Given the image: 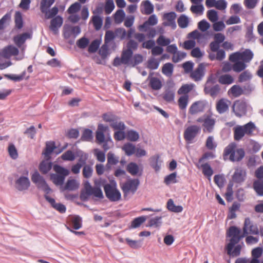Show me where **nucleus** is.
Masks as SVG:
<instances>
[{"label":"nucleus","mask_w":263,"mask_h":263,"mask_svg":"<svg viewBox=\"0 0 263 263\" xmlns=\"http://www.w3.org/2000/svg\"><path fill=\"white\" fill-rule=\"evenodd\" d=\"M92 21L95 29L100 30L103 24L102 18L98 15H95L92 17Z\"/></svg>","instance_id":"obj_53"},{"label":"nucleus","mask_w":263,"mask_h":263,"mask_svg":"<svg viewBox=\"0 0 263 263\" xmlns=\"http://www.w3.org/2000/svg\"><path fill=\"white\" fill-rule=\"evenodd\" d=\"M243 234L240 233V236L245 237L249 233L257 235L259 234V229L256 224H254L250 219L248 217L246 218L243 227Z\"/></svg>","instance_id":"obj_12"},{"label":"nucleus","mask_w":263,"mask_h":263,"mask_svg":"<svg viewBox=\"0 0 263 263\" xmlns=\"http://www.w3.org/2000/svg\"><path fill=\"white\" fill-rule=\"evenodd\" d=\"M55 0H41L40 3V10L43 13H46L47 10L54 3Z\"/></svg>","instance_id":"obj_40"},{"label":"nucleus","mask_w":263,"mask_h":263,"mask_svg":"<svg viewBox=\"0 0 263 263\" xmlns=\"http://www.w3.org/2000/svg\"><path fill=\"white\" fill-rule=\"evenodd\" d=\"M153 74L154 72H151L149 73L147 81L149 82V86L152 89L155 90H159L162 87V82L158 78L153 77Z\"/></svg>","instance_id":"obj_22"},{"label":"nucleus","mask_w":263,"mask_h":263,"mask_svg":"<svg viewBox=\"0 0 263 263\" xmlns=\"http://www.w3.org/2000/svg\"><path fill=\"white\" fill-rule=\"evenodd\" d=\"M205 66L203 64H199L197 68L191 73L190 76L195 81L201 80L204 75Z\"/></svg>","instance_id":"obj_23"},{"label":"nucleus","mask_w":263,"mask_h":263,"mask_svg":"<svg viewBox=\"0 0 263 263\" xmlns=\"http://www.w3.org/2000/svg\"><path fill=\"white\" fill-rule=\"evenodd\" d=\"M119 161V158L116 157L114 153L109 152L107 154V162L106 167L110 168L111 165H116Z\"/></svg>","instance_id":"obj_38"},{"label":"nucleus","mask_w":263,"mask_h":263,"mask_svg":"<svg viewBox=\"0 0 263 263\" xmlns=\"http://www.w3.org/2000/svg\"><path fill=\"white\" fill-rule=\"evenodd\" d=\"M245 156V150L238 148L235 142H232L227 146L223 151V157H229L231 162H240Z\"/></svg>","instance_id":"obj_3"},{"label":"nucleus","mask_w":263,"mask_h":263,"mask_svg":"<svg viewBox=\"0 0 263 263\" xmlns=\"http://www.w3.org/2000/svg\"><path fill=\"white\" fill-rule=\"evenodd\" d=\"M30 185V182L27 176H21L15 181V187L19 191L28 190Z\"/></svg>","instance_id":"obj_19"},{"label":"nucleus","mask_w":263,"mask_h":263,"mask_svg":"<svg viewBox=\"0 0 263 263\" xmlns=\"http://www.w3.org/2000/svg\"><path fill=\"white\" fill-rule=\"evenodd\" d=\"M52 166V162L49 160L42 161L39 165V170L43 174H46L51 169Z\"/></svg>","instance_id":"obj_31"},{"label":"nucleus","mask_w":263,"mask_h":263,"mask_svg":"<svg viewBox=\"0 0 263 263\" xmlns=\"http://www.w3.org/2000/svg\"><path fill=\"white\" fill-rule=\"evenodd\" d=\"M61 158L64 161H72L75 159L76 157L71 151L68 150L61 155Z\"/></svg>","instance_id":"obj_55"},{"label":"nucleus","mask_w":263,"mask_h":263,"mask_svg":"<svg viewBox=\"0 0 263 263\" xmlns=\"http://www.w3.org/2000/svg\"><path fill=\"white\" fill-rule=\"evenodd\" d=\"M206 103L204 101H198L193 103L190 106L189 112L191 115H196L204 111Z\"/></svg>","instance_id":"obj_18"},{"label":"nucleus","mask_w":263,"mask_h":263,"mask_svg":"<svg viewBox=\"0 0 263 263\" xmlns=\"http://www.w3.org/2000/svg\"><path fill=\"white\" fill-rule=\"evenodd\" d=\"M103 119L105 122L110 123V126L112 128H121L123 126L122 122L119 121V118L112 114H104L102 116Z\"/></svg>","instance_id":"obj_14"},{"label":"nucleus","mask_w":263,"mask_h":263,"mask_svg":"<svg viewBox=\"0 0 263 263\" xmlns=\"http://www.w3.org/2000/svg\"><path fill=\"white\" fill-rule=\"evenodd\" d=\"M228 93L234 97H238L243 93V90L239 85H234L229 90Z\"/></svg>","instance_id":"obj_42"},{"label":"nucleus","mask_w":263,"mask_h":263,"mask_svg":"<svg viewBox=\"0 0 263 263\" xmlns=\"http://www.w3.org/2000/svg\"><path fill=\"white\" fill-rule=\"evenodd\" d=\"M53 168L56 173L50 174L51 180L55 185L63 186L66 177L70 173L69 171L58 164L54 165Z\"/></svg>","instance_id":"obj_4"},{"label":"nucleus","mask_w":263,"mask_h":263,"mask_svg":"<svg viewBox=\"0 0 263 263\" xmlns=\"http://www.w3.org/2000/svg\"><path fill=\"white\" fill-rule=\"evenodd\" d=\"M31 38V34L28 32H25L20 34H18L13 37V40L18 48H21L23 44L25 43L27 39Z\"/></svg>","instance_id":"obj_24"},{"label":"nucleus","mask_w":263,"mask_h":263,"mask_svg":"<svg viewBox=\"0 0 263 263\" xmlns=\"http://www.w3.org/2000/svg\"><path fill=\"white\" fill-rule=\"evenodd\" d=\"M19 53L18 49L13 45H8L2 50V56L6 59L10 58L13 55H17Z\"/></svg>","instance_id":"obj_26"},{"label":"nucleus","mask_w":263,"mask_h":263,"mask_svg":"<svg viewBox=\"0 0 263 263\" xmlns=\"http://www.w3.org/2000/svg\"><path fill=\"white\" fill-rule=\"evenodd\" d=\"M160 156L159 155H154L150 158L151 166L155 170L156 172H158L160 170Z\"/></svg>","instance_id":"obj_34"},{"label":"nucleus","mask_w":263,"mask_h":263,"mask_svg":"<svg viewBox=\"0 0 263 263\" xmlns=\"http://www.w3.org/2000/svg\"><path fill=\"white\" fill-rule=\"evenodd\" d=\"M203 174L210 179L213 174V171L209 164L205 163L201 165Z\"/></svg>","instance_id":"obj_45"},{"label":"nucleus","mask_w":263,"mask_h":263,"mask_svg":"<svg viewBox=\"0 0 263 263\" xmlns=\"http://www.w3.org/2000/svg\"><path fill=\"white\" fill-rule=\"evenodd\" d=\"M63 23V17L60 15H57L52 18L50 21L49 29L54 34L59 32V29L61 28Z\"/></svg>","instance_id":"obj_20"},{"label":"nucleus","mask_w":263,"mask_h":263,"mask_svg":"<svg viewBox=\"0 0 263 263\" xmlns=\"http://www.w3.org/2000/svg\"><path fill=\"white\" fill-rule=\"evenodd\" d=\"M127 171L133 176H141L142 169L140 170L139 166L135 162H130L126 167Z\"/></svg>","instance_id":"obj_29"},{"label":"nucleus","mask_w":263,"mask_h":263,"mask_svg":"<svg viewBox=\"0 0 263 263\" xmlns=\"http://www.w3.org/2000/svg\"><path fill=\"white\" fill-rule=\"evenodd\" d=\"M115 32L116 36L119 38L121 40H123L126 38L127 32L123 28H118L116 29Z\"/></svg>","instance_id":"obj_61"},{"label":"nucleus","mask_w":263,"mask_h":263,"mask_svg":"<svg viewBox=\"0 0 263 263\" xmlns=\"http://www.w3.org/2000/svg\"><path fill=\"white\" fill-rule=\"evenodd\" d=\"M100 44L98 40H93L88 47V51L89 53H94L97 51Z\"/></svg>","instance_id":"obj_64"},{"label":"nucleus","mask_w":263,"mask_h":263,"mask_svg":"<svg viewBox=\"0 0 263 263\" xmlns=\"http://www.w3.org/2000/svg\"><path fill=\"white\" fill-rule=\"evenodd\" d=\"M79 182L74 179H69L67 181L65 184L61 187L62 191H76L79 187Z\"/></svg>","instance_id":"obj_25"},{"label":"nucleus","mask_w":263,"mask_h":263,"mask_svg":"<svg viewBox=\"0 0 263 263\" xmlns=\"http://www.w3.org/2000/svg\"><path fill=\"white\" fill-rule=\"evenodd\" d=\"M176 16V14L174 12L165 13L163 15V20L165 21L163 22V25L164 26H170L172 29H175L177 27L175 22Z\"/></svg>","instance_id":"obj_17"},{"label":"nucleus","mask_w":263,"mask_h":263,"mask_svg":"<svg viewBox=\"0 0 263 263\" xmlns=\"http://www.w3.org/2000/svg\"><path fill=\"white\" fill-rule=\"evenodd\" d=\"M122 125L123 127L121 126V128H113L116 130L114 135V138L116 141H122L126 138V133L125 132L126 126L123 122H122Z\"/></svg>","instance_id":"obj_30"},{"label":"nucleus","mask_w":263,"mask_h":263,"mask_svg":"<svg viewBox=\"0 0 263 263\" xmlns=\"http://www.w3.org/2000/svg\"><path fill=\"white\" fill-rule=\"evenodd\" d=\"M246 176L245 171L241 168H236L232 176V179L234 182L236 183H241L245 181Z\"/></svg>","instance_id":"obj_28"},{"label":"nucleus","mask_w":263,"mask_h":263,"mask_svg":"<svg viewBox=\"0 0 263 263\" xmlns=\"http://www.w3.org/2000/svg\"><path fill=\"white\" fill-rule=\"evenodd\" d=\"M219 82L223 85H230L234 82V78L229 74H225L220 76L218 79Z\"/></svg>","instance_id":"obj_37"},{"label":"nucleus","mask_w":263,"mask_h":263,"mask_svg":"<svg viewBox=\"0 0 263 263\" xmlns=\"http://www.w3.org/2000/svg\"><path fill=\"white\" fill-rule=\"evenodd\" d=\"M104 190L106 197L110 201L115 202L121 199V194L115 186L107 183L104 186Z\"/></svg>","instance_id":"obj_11"},{"label":"nucleus","mask_w":263,"mask_h":263,"mask_svg":"<svg viewBox=\"0 0 263 263\" xmlns=\"http://www.w3.org/2000/svg\"><path fill=\"white\" fill-rule=\"evenodd\" d=\"M241 230L235 226H231L227 232V236L231 237L230 242L226 245V249L227 254L232 257L238 256L240 254L241 246L236 245L234 250L235 245L238 243L240 240L243 238V236H240Z\"/></svg>","instance_id":"obj_1"},{"label":"nucleus","mask_w":263,"mask_h":263,"mask_svg":"<svg viewBox=\"0 0 263 263\" xmlns=\"http://www.w3.org/2000/svg\"><path fill=\"white\" fill-rule=\"evenodd\" d=\"M92 132L91 129H85L83 132L81 140L84 141H90L92 140Z\"/></svg>","instance_id":"obj_54"},{"label":"nucleus","mask_w":263,"mask_h":263,"mask_svg":"<svg viewBox=\"0 0 263 263\" xmlns=\"http://www.w3.org/2000/svg\"><path fill=\"white\" fill-rule=\"evenodd\" d=\"M14 20L15 27L18 29H21L23 26V21L22 13L20 12H15Z\"/></svg>","instance_id":"obj_52"},{"label":"nucleus","mask_w":263,"mask_h":263,"mask_svg":"<svg viewBox=\"0 0 263 263\" xmlns=\"http://www.w3.org/2000/svg\"><path fill=\"white\" fill-rule=\"evenodd\" d=\"M93 170L91 166L85 165L83 167L82 174L84 178H89L91 177Z\"/></svg>","instance_id":"obj_63"},{"label":"nucleus","mask_w":263,"mask_h":263,"mask_svg":"<svg viewBox=\"0 0 263 263\" xmlns=\"http://www.w3.org/2000/svg\"><path fill=\"white\" fill-rule=\"evenodd\" d=\"M174 65L171 63H167L163 65L162 72L167 77H171L173 74Z\"/></svg>","instance_id":"obj_44"},{"label":"nucleus","mask_w":263,"mask_h":263,"mask_svg":"<svg viewBox=\"0 0 263 263\" xmlns=\"http://www.w3.org/2000/svg\"><path fill=\"white\" fill-rule=\"evenodd\" d=\"M126 138L130 141L135 142L139 139V134L137 132L130 129L127 132Z\"/></svg>","instance_id":"obj_47"},{"label":"nucleus","mask_w":263,"mask_h":263,"mask_svg":"<svg viewBox=\"0 0 263 263\" xmlns=\"http://www.w3.org/2000/svg\"><path fill=\"white\" fill-rule=\"evenodd\" d=\"M252 74L248 70L242 72L238 77L239 82H243L250 80L252 78Z\"/></svg>","instance_id":"obj_62"},{"label":"nucleus","mask_w":263,"mask_h":263,"mask_svg":"<svg viewBox=\"0 0 263 263\" xmlns=\"http://www.w3.org/2000/svg\"><path fill=\"white\" fill-rule=\"evenodd\" d=\"M121 56L123 64L132 67L136 66L143 61V57L141 54L136 53L133 55V52L129 50L123 49Z\"/></svg>","instance_id":"obj_5"},{"label":"nucleus","mask_w":263,"mask_h":263,"mask_svg":"<svg viewBox=\"0 0 263 263\" xmlns=\"http://www.w3.org/2000/svg\"><path fill=\"white\" fill-rule=\"evenodd\" d=\"M177 22L180 28H185L189 25V18L185 15L181 14L178 18Z\"/></svg>","instance_id":"obj_48"},{"label":"nucleus","mask_w":263,"mask_h":263,"mask_svg":"<svg viewBox=\"0 0 263 263\" xmlns=\"http://www.w3.org/2000/svg\"><path fill=\"white\" fill-rule=\"evenodd\" d=\"M231 102L227 99L222 98L218 100L216 104V109L219 114H223L229 110Z\"/></svg>","instance_id":"obj_21"},{"label":"nucleus","mask_w":263,"mask_h":263,"mask_svg":"<svg viewBox=\"0 0 263 263\" xmlns=\"http://www.w3.org/2000/svg\"><path fill=\"white\" fill-rule=\"evenodd\" d=\"M197 122L202 123L203 132L209 133H212L214 128L216 119L212 117V114H204L197 119Z\"/></svg>","instance_id":"obj_7"},{"label":"nucleus","mask_w":263,"mask_h":263,"mask_svg":"<svg viewBox=\"0 0 263 263\" xmlns=\"http://www.w3.org/2000/svg\"><path fill=\"white\" fill-rule=\"evenodd\" d=\"M125 16V13L122 9L118 10L114 14V20L116 24L121 23Z\"/></svg>","instance_id":"obj_49"},{"label":"nucleus","mask_w":263,"mask_h":263,"mask_svg":"<svg viewBox=\"0 0 263 263\" xmlns=\"http://www.w3.org/2000/svg\"><path fill=\"white\" fill-rule=\"evenodd\" d=\"M142 4L143 6V10H141L142 14L149 15L153 12L154 6L149 1H143Z\"/></svg>","instance_id":"obj_33"},{"label":"nucleus","mask_w":263,"mask_h":263,"mask_svg":"<svg viewBox=\"0 0 263 263\" xmlns=\"http://www.w3.org/2000/svg\"><path fill=\"white\" fill-rule=\"evenodd\" d=\"M116 37L115 32L112 30H107L106 31L104 36V43L109 44V43L112 41Z\"/></svg>","instance_id":"obj_58"},{"label":"nucleus","mask_w":263,"mask_h":263,"mask_svg":"<svg viewBox=\"0 0 263 263\" xmlns=\"http://www.w3.org/2000/svg\"><path fill=\"white\" fill-rule=\"evenodd\" d=\"M44 198L51 204L52 207L61 213H64L66 212V208L64 204L61 203H56L53 198L47 195H44Z\"/></svg>","instance_id":"obj_27"},{"label":"nucleus","mask_w":263,"mask_h":263,"mask_svg":"<svg viewBox=\"0 0 263 263\" xmlns=\"http://www.w3.org/2000/svg\"><path fill=\"white\" fill-rule=\"evenodd\" d=\"M214 80L209 79L206 82V85L204 90L205 93L209 94L211 97L214 98L216 97L220 92V88L218 84H216L213 86H209L210 83H214Z\"/></svg>","instance_id":"obj_16"},{"label":"nucleus","mask_w":263,"mask_h":263,"mask_svg":"<svg viewBox=\"0 0 263 263\" xmlns=\"http://www.w3.org/2000/svg\"><path fill=\"white\" fill-rule=\"evenodd\" d=\"M177 174L176 173H172L168 175L165 176L164 182L167 184H170L171 183H175L177 182L176 179Z\"/></svg>","instance_id":"obj_60"},{"label":"nucleus","mask_w":263,"mask_h":263,"mask_svg":"<svg viewBox=\"0 0 263 263\" xmlns=\"http://www.w3.org/2000/svg\"><path fill=\"white\" fill-rule=\"evenodd\" d=\"M93 195L95 197L99 199H103L104 196L101 188L99 186H94L92 188L89 192H88L86 196H88Z\"/></svg>","instance_id":"obj_36"},{"label":"nucleus","mask_w":263,"mask_h":263,"mask_svg":"<svg viewBox=\"0 0 263 263\" xmlns=\"http://www.w3.org/2000/svg\"><path fill=\"white\" fill-rule=\"evenodd\" d=\"M122 149L127 156H130L135 153L136 147L133 144L128 142L123 145Z\"/></svg>","instance_id":"obj_41"},{"label":"nucleus","mask_w":263,"mask_h":263,"mask_svg":"<svg viewBox=\"0 0 263 263\" xmlns=\"http://www.w3.org/2000/svg\"><path fill=\"white\" fill-rule=\"evenodd\" d=\"M96 140L98 144H103L105 152L110 148L109 144H112L109 128L107 125L99 124L96 132Z\"/></svg>","instance_id":"obj_2"},{"label":"nucleus","mask_w":263,"mask_h":263,"mask_svg":"<svg viewBox=\"0 0 263 263\" xmlns=\"http://www.w3.org/2000/svg\"><path fill=\"white\" fill-rule=\"evenodd\" d=\"M232 110L236 116L238 117H241L246 115L247 112L246 103L240 100L236 101L233 105Z\"/></svg>","instance_id":"obj_15"},{"label":"nucleus","mask_w":263,"mask_h":263,"mask_svg":"<svg viewBox=\"0 0 263 263\" xmlns=\"http://www.w3.org/2000/svg\"><path fill=\"white\" fill-rule=\"evenodd\" d=\"M201 128L200 126L193 125L188 126L183 133V137L187 143H192L194 139L200 134Z\"/></svg>","instance_id":"obj_10"},{"label":"nucleus","mask_w":263,"mask_h":263,"mask_svg":"<svg viewBox=\"0 0 263 263\" xmlns=\"http://www.w3.org/2000/svg\"><path fill=\"white\" fill-rule=\"evenodd\" d=\"M253 187L257 195L259 196H263V180H257L254 181Z\"/></svg>","instance_id":"obj_35"},{"label":"nucleus","mask_w":263,"mask_h":263,"mask_svg":"<svg viewBox=\"0 0 263 263\" xmlns=\"http://www.w3.org/2000/svg\"><path fill=\"white\" fill-rule=\"evenodd\" d=\"M254 54L249 49H245L243 52H236L231 54L229 56L230 61H236L241 60L243 62L249 63L253 59Z\"/></svg>","instance_id":"obj_8"},{"label":"nucleus","mask_w":263,"mask_h":263,"mask_svg":"<svg viewBox=\"0 0 263 263\" xmlns=\"http://www.w3.org/2000/svg\"><path fill=\"white\" fill-rule=\"evenodd\" d=\"M231 62L234 63L233 65V70L236 72H240L247 67L246 63L241 60Z\"/></svg>","instance_id":"obj_39"},{"label":"nucleus","mask_w":263,"mask_h":263,"mask_svg":"<svg viewBox=\"0 0 263 263\" xmlns=\"http://www.w3.org/2000/svg\"><path fill=\"white\" fill-rule=\"evenodd\" d=\"M242 126L239 125L234 129V138L236 141L240 140L245 135Z\"/></svg>","instance_id":"obj_43"},{"label":"nucleus","mask_w":263,"mask_h":263,"mask_svg":"<svg viewBox=\"0 0 263 263\" xmlns=\"http://www.w3.org/2000/svg\"><path fill=\"white\" fill-rule=\"evenodd\" d=\"M146 219L145 216H140L135 218L132 222L130 228H137L139 227L142 223L144 222Z\"/></svg>","instance_id":"obj_50"},{"label":"nucleus","mask_w":263,"mask_h":263,"mask_svg":"<svg viewBox=\"0 0 263 263\" xmlns=\"http://www.w3.org/2000/svg\"><path fill=\"white\" fill-rule=\"evenodd\" d=\"M140 184L138 179H131L120 184V187L123 193L124 197L133 196L136 192Z\"/></svg>","instance_id":"obj_6"},{"label":"nucleus","mask_w":263,"mask_h":263,"mask_svg":"<svg viewBox=\"0 0 263 263\" xmlns=\"http://www.w3.org/2000/svg\"><path fill=\"white\" fill-rule=\"evenodd\" d=\"M161 60L151 58L147 61V67L151 70L157 69L159 65Z\"/></svg>","instance_id":"obj_46"},{"label":"nucleus","mask_w":263,"mask_h":263,"mask_svg":"<svg viewBox=\"0 0 263 263\" xmlns=\"http://www.w3.org/2000/svg\"><path fill=\"white\" fill-rule=\"evenodd\" d=\"M245 134L251 135L255 128V125L252 122H250L242 126Z\"/></svg>","instance_id":"obj_51"},{"label":"nucleus","mask_w":263,"mask_h":263,"mask_svg":"<svg viewBox=\"0 0 263 263\" xmlns=\"http://www.w3.org/2000/svg\"><path fill=\"white\" fill-rule=\"evenodd\" d=\"M108 44L104 43L100 48L99 53L102 59H105L109 54L108 52Z\"/></svg>","instance_id":"obj_59"},{"label":"nucleus","mask_w":263,"mask_h":263,"mask_svg":"<svg viewBox=\"0 0 263 263\" xmlns=\"http://www.w3.org/2000/svg\"><path fill=\"white\" fill-rule=\"evenodd\" d=\"M32 181L36 185L38 189H41L45 193V195L49 194L51 189L46 183L44 178L41 176L39 173L36 171L31 176Z\"/></svg>","instance_id":"obj_9"},{"label":"nucleus","mask_w":263,"mask_h":263,"mask_svg":"<svg viewBox=\"0 0 263 263\" xmlns=\"http://www.w3.org/2000/svg\"><path fill=\"white\" fill-rule=\"evenodd\" d=\"M189 97L187 95L181 96L178 100V105L179 108L182 109H185L187 105Z\"/></svg>","instance_id":"obj_56"},{"label":"nucleus","mask_w":263,"mask_h":263,"mask_svg":"<svg viewBox=\"0 0 263 263\" xmlns=\"http://www.w3.org/2000/svg\"><path fill=\"white\" fill-rule=\"evenodd\" d=\"M174 91L170 89H167L165 91L163 94V98L166 102H171L174 101Z\"/></svg>","instance_id":"obj_57"},{"label":"nucleus","mask_w":263,"mask_h":263,"mask_svg":"<svg viewBox=\"0 0 263 263\" xmlns=\"http://www.w3.org/2000/svg\"><path fill=\"white\" fill-rule=\"evenodd\" d=\"M55 148L56 146L55 145V142L54 141H47L46 143V147L44 151L43 152V155H44L46 157H49L50 155L55 149Z\"/></svg>","instance_id":"obj_32"},{"label":"nucleus","mask_w":263,"mask_h":263,"mask_svg":"<svg viewBox=\"0 0 263 263\" xmlns=\"http://www.w3.org/2000/svg\"><path fill=\"white\" fill-rule=\"evenodd\" d=\"M81 32V28L79 26H72L69 24H65L63 27V36L66 39L70 37H76Z\"/></svg>","instance_id":"obj_13"}]
</instances>
